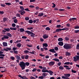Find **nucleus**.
<instances>
[{
    "label": "nucleus",
    "instance_id": "2eb2a0df",
    "mask_svg": "<svg viewBox=\"0 0 79 79\" xmlns=\"http://www.w3.org/2000/svg\"><path fill=\"white\" fill-rule=\"evenodd\" d=\"M10 30H11L12 31H16V30H17V28L16 27H10Z\"/></svg>",
    "mask_w": 79,
    "mask_h": 79
},
{
    "label": "nucleus",
    "instance_id": "9d476101",
    "mask_svg": "<svg viewBox=\"0 0 79 79\" xmlns=\"http://www.w3.org/2000/svg\"><path fill=\"white\" fill-rule=\"evenodd\" d=\"M22 11V10H19V13H20L21 15H23L24 14H25L26 12H25V11Z\"/></svg>",
    "mask_w": 79,
    "mask_h": 79
},
{
    "label": "nucleus",
    "instance_id": "ea45409f",
    "mask_svg": "<svg viewBox=\"0 0 79 79\" xmlns=\"http://www.w3.org/2000/svg\"><path fill=\"white\" fill-rule=\"evenodd\" d=\"M74 27H75V29H79V26L76 25Z\"/></svg>",
    "mask_w": 79,
    "mask_h": 79
},
{
    "label": "nucleus",
    "instance_id": "412c9836",
    "mask_svg": "<svg viewBox=\"0 0 79 79\" xmlns=\"http://www.w3.org/2000/svg\"><path fill=\"white\" fill-rule=\"evenodd\" d=\"M19 29L21 32H24V31H24V29L23 28H21Z\"/></svg>",
    "mask_w": 79,
    "mask_h": 79
},
{
    "label": "nucleus",
    "instance_id": "393cba45",
    "mask_svg": "<svg viewBox=\"0 0 79 79\" xmlns=\"http://www.w3.org/2000/svg\"><path fill=\"white\" fill-rule=\"evenodd\" d=\"M59 69L60 70H63V69H64V67L61 66L59 67Z\"/></svg>",
    "mask_w": 79,
    "mask_h": 79
},
{
    "label": "nucleus",
    "instance_id": "09e8293b",
    "mask_svg": "<svg viewBox=\"0 0 79 79\" xmlns=\"http://www.w3.org/2000/svg\"><path fill=\"white\" fill-rule=\"evenodd\" d=\"M36 70H37V69L36 68H34L32 70V71L33 72H35L36 71Z\"/></svg>",
    "mask_w": 79,
    "mask_h": 79
},
{
    "label": "nucleus",
    "instance_id": "37998d69",
    "mask_svg": "<svg viewBox=\"0 0 79 79\" xmlns=\"http://www.w3.org/2000/svg\"><path fill=\"white\" fill-rule=\"evenodd\" d=\"M12 27H16V24L15 23H12Z\"/></svg>",
    "mask_w": 79,
    "mask_h": 79
},
{
    "label": "nucleus",
    "instance_id": "cd10ccee",
    "mask_svg": "<svg viewBox=\"0 0 79 79\" xmlns=\"http://www.w3.org/2000/svg\"><path fill=\"white\" fill-rule=\"evenodd\" d=\"M3 36L4 37V38L5 39H9V37L8 36H6V35H4Z\"/></svg>",
    "mask_w": 79,
    "mask_h": 79
},
{
    "label": "nucleus",
    "instance_id": "72a5a7b5",
    "mask_svg": "<svg viewBox=\"0 0 79 79\" xmlns=\"http://www.w3.org/2000/svg\"><path fill=\"white\" fill-rule=\"evenodd\" d=\"M10 58L11 60H14L15 59V57L13 56H10Z\"/></svg>",
    "mask_w": 79,
    "mask_h": 79
},
{
    "label": "nucleus",
    "instance_id": "69168bd1",
    "mask_svg": "<svg viewBox=\"0 0 79 79\" xmlns=\"http://www.w3.org/2000/svg\"><path fill=\"white\" fill-rule=\"evenodd\" d=\"M61 63L60 62H59L57 64V65H58V66H60L61 65Z\"/></svg>",
    "mask_w": 79,
    "mask_h": 79
},
{
    "label": "nucleus",
    "instance_id": "58836bf2",
    "mask_svg": "<svg viewBox=\"0 0 79 79\" xmlns=\"http://www.w3.org/2000/svg\"><path fill=\"white\" fill-rule=\"evenodd\" d=\"M5 4L7 5H8V6H10V5H11V3H10L9 2L5 3Z\"/></svg>",
    "mask_w": 79,
    "mask_h": 79
},
{
    "label": "nucleus",
    "instance_id": "c756f323",
    "mask_svg": "<svg viewBox=\"0 0 79 79\" xmlns=\"http://www.w3.org/2000/svg\"><path fill=\"white\" fill-rule=\"evenodd\" d=\"M30 63L29 62H26L25 63V65H26V66H29Z\"/></svg>",
    "mask_w": 79,
    "mask_h": 79
},
{
    "label": "nucleus",
    "instance_id": "7ed1b4c3",
    "mask_svg": "<svg viewBox=\"0 0 79 79\" xmlns=\"http://www.w3.org/2000/svg\"><path fill=\"white\" fill-rule=\"evenodd\" d=\"M48 73L46 72H43L42 73V76H39L38 77L39 79H43L44 78H45L47 76H48Z\"/></svg>",
    "mask_w": 79,
    "mask_h": 79
},
{
    "label": "nucleus",
    "instance_id": "e2e57ef3",
    "mask_svg": "<svg viewBox=\"0 0 79 79\" xmlns=\"http://www.w3.org/2000/svg\"><path fill=\"white\" fill-rule=\"evenodd\" d=\"M24 10H25V11H30V10H29V9L27 8L25 9Z\"/></svg>",
    "mask_w": 79,
    "mask_h": 79
},
{
    "label": "nucleus",
    "instance_id": "e433bc0d",
    "mask_svg": "<svg viewBox=\"0 0 79 79\" xmlns=\"http://www.w3.org/2000/svg\"><path fill=\"white\" fill-rule=\"evenodd\" d=\"M60 31H61L60 29H57L56 31V32H60Z\"/></svg>",
    "mask_w": 79,
    "mask_h": 79
},
{
    "label": "nucleus",
    "instance_id": "20e7f679",
    "mask_svg": "<svg viewBox=\"0 0 79 79\" xmlns=\"http://www.w3.org/2000/svg\"><path fill=\"white\" fill-rule=\"evenodd\" d=\"M48 70L47 69V68L45 67H43V69L42 70V73H47Z\"/></svg>",
    "mask_w": 79,
    "mask_h": 79
},
{
    "label": "nucleus",
    "instance_id": "f3484780",
    "mask_svg": "<svg viewBox=\"0 0 79 79\" xmlns=\"http://www.w3.org/2000/svg\"><path fill=\"white\" fill-rule=\"evenodd\" d=\"M58 44L60 46H63V45L64 44L63 42H58Z\"/></svg>",
    "mask_w": 79,
    "mask_h": 79
},
{
    "label": "nucleus",
    "instance_id": "79ce46f5",
    "mask_svg": "<svg viewBox=\"0 0 79 79\" xmlns=\"http://www.w3.org/2000/svg\"><path fill=\"white\" fill-rule=\"evenodd\" d=\"M29 53H30L31 54H35V51H32V52H29Z\"/></svg>",
    "mask_w": 79,
    "mask_h": 79
},
{
    "label": "nucleus",
    "instance_id": "13d9d810",
    "mask_svg": "<svg viewBox=\"0 0 79 79\" xmlns=\"http://www.w3.org/2000/svg\"><path fill=\"white\" fill-rule=\"evenodd\" d=\"M22 39H27V37L26 36H22Z\"/></svg>",
    "mask_w": 79,
    "mask_h": 79
},
{
    "label": "nucleus",
    "instance_id": "9b49d317",
    "mask_svg": "<svg viewBox=\"0 0 79 79\" xmlns=\"http://www.w3.org/2000/svg\"><path fill=\"white\" fill-rule=\"evenodd\" d=\"M49 52H52V53H56V52L55 51V49H54L53 48L52 49H50L49 50Z\"/></svg>",
    "mask_w": 79,
    "mask_h": 79
},
{
    "label": "nucleus",
    "instance_id": "c85d7f7f",
    "mask_svg": "<svg viewBox=\"0 0 79 79\" xmlns=\"http://www.w3.org/2000/svg\"><path fill=\"white\" fill-rule=\"evenodd\" d=\"M66 56H70V55H71V53L68 52H66Z\"/></svg>",
    "mask_w": 79,
    "mask_h": 79
},
{
    "label": "nucleus",
    "instance_id": "4468645a",
    "mask_svg": "<svg viewBox=\"0 0 79 79\" xmlns=\"http://www.w3.org/2000/svg\"><path fill=\"white\" fill-rule=\"evenodd\" d=\"M10 29L9 28H4V30H5V31H6V32H9L10 31H11V30H10Z\"/></svg>",
    "mask_w": 79,
    "mask_h": 79
},
{
    "label": "nucleus",
    "instance_id": "4be33fe9",
    "mask_svg": "<svg viewBox=\"0 0 79 79\" xmlns=\"http://www.w3.org/2000/svg\"><path fill=\"white\" fill-rule=\"evenodd\" d=\"M6 35H7L9 36V37H12V35H11V34L9 33H6Z\"/></svg>",
    "mask_w": 79,
    "mask_h": 79
},
{
    "label": "nucleus",
    "instance_id": "0eeeda50",
    "mask_svg": "<svg viewBox=\"0 0 79 79\" xmlns=\"http://www.w3.org/2000/svg\"><path fill=\"white\" fill-rule=\"evenodd\" d=\"M43 39H47L48 37V35L46 34L43 35Z\"/></svg>",
    "mask_w": 79,
    "mask_h": 79
},
{
    "label": "nucleus",
    "instance_id": "de8ad7c7",
    "mask_svg": "<svg viewBox=\"0 0 79 79\" xmlns=\"http://www.w3.org/2000/svg\"><path fill=\"white\" fill-rule=\"evenodd\" d=\"M71 72H72V73H76V71L75 70H74L73 69L71 70Z\"/></svg>",
    "mask_w": 79,
    "mask_h": 79
},
{
    "label": "nucleus",
    "instance_id": "49530a36",
    "mask_svg": "<svg viewBox=\"0 0 79 79\" xmlns=\"http://www.w3.org/2000/svg\"><path fill=\"white\" fill-rule=\"evenodd\" d=\"M54 49L55 50H56V51H58V48L56 47L54 48Z\"/></svg>",
    "mask_w": 79,
    "mask_h": 79
},
{
    "label": "nucleus",
    "instance_id": "39448f33",
    "mask_svg": "<svg viewBox=\"0 0 79 79\" xmlns=\"http://www.w3.org/2000/svg\"><path fill=\"white\" fill-rule=\"evenodd\" d=\"M74 61L75 62L77 61V60H79V56H76L73 57Z\"/></svg>",
    "mask_w": 79,
    "mask_h": 79
},
{
    "label": "nucleus",
    "instance_id": "f03ea898",
    "mask_svg": "<svg viewBox=\"0 0 79 79\" xmlns=\"http://www.w3.org/2000/svg\"><path fill=\"white\" fill-rule=\"evenodd\" d=\"M63 47L66 50H69L71 48V44H66L64 45Z\"/></svg>",
    "mask_w": 79,
    "mask_h": 79
},
{
    "label": "nucleus",
    "instance_id": "5701e85b",
    "mask_svg": "<svg viewBox=\"0 0 79 79\" xmlns=\"http://www.w3.org/2000/svg\"><path fill=\"white\" fill-rule=\"evenodd\" d=\"M58 40L59 42H61V41H63V39L61 38H59L58 39Z\"/></svg>",
    "mask_w": 79,
    "mask_h": 79
},
{
    "label": "nucleus",
    "instance_id": "338daca9",
    "mask_svg": "<svg viewBox=\"0 0 79 79\" xmlns=\"http://www.w3.org/2000/svg\"><path fill=\"white\" fill-rule=\"evenodd\" d=\"M29 7L30 8H34V6L32 5H31L29 6Z\"/></svg>",
    "mask_w": 79,
    "mask_h": 79
},
{
    "label": "nucleus",
    "instance_id": "603ef678",
    "mask_svg": "<svg viewBox=\"0 0 79 79\" xmlns=\"http://www.w3.org/2000/svg\"><path fill=\"white\" fill-rule=\"evenodd\" d=\"M26 21H28L29 19V18L28 17H25V18Z\"/></svg>",
    "mask_w": 79,
    "mask_h": 79
},
{
    "label": "nucleus",
    "instance_id": "7c9ffc66",
    "mask_svg": "<svg viewBox=\"0 0 79 79\" xmlns=\"http://www.w3.org/2000/svg\"><path fill=\"white\" fill-rule=\"evenodd\" d=\"M24 53H25V54H26L27 53H29V51L26 50L24 51Z\"/></svg>",
    "mask_w": 79,
    "mask_h": 79
},
{
    "label": "nucleus",
    "instance_id": "c03bdc74",
    "mask_svg": "<svg viewBox=\"0 0 79 79\" xmlns=\"http://www.w3.org/2000/svg\"><path fill=\"white\" fill-rule=\"evenodd\" d=\"M28 22L29 23H30V24H32V23H33V21H32L31 20H29Z\"/></svg>",
    "mask_w": 79,
    "mask_h": 79
},
{
    "label": "nucleus",
    "instance_id": "bf43d9fd",
    "mask_svg": "<svg viewBox=\"0 0 79 79\" xmlns=\"http://www.w3.org/2000/svg\"><path fill=\"white\" fill-rule=\"evenodd\" d=\"M40 40L41 42H44V39H42V38H40Z\"/></svg>",
    "mask_w": 79,
    "mask_h": 79
},
{
    "label": "nucleus",
    "instance_id": "8fccbe9b",
    "mask_svg": "<svg viewBox=\"0 0 79 79\" xmlns=\"http://www.w3.org/2000/svg\"><path fill=\"white\" fill-rule=\"evenodd\" d=\"M27 47H32V46L31 44H27Z\"/></svg>",
    "mask_w": 79,
    "mask_h": 79
},
{
    "label": "nucleus",
    "instance_id": "f8f14e48",
    "mask_svg": "<svg viewBox=\"0 0 79 79\" xmlns=\"http://www.w3.org/2000/svg\"><path fill=\"white\" fill-rule=\"evenodd\" d=\"M47 73H49V74H50V75L51 76H52V75L53 73V72H52V71H51V70H49V71L48 70Z\"/></svg>",
    "mask_w": 79,
    "mask_h": 79
},
{
    "label": "nucleus",
    "instance_id": "5fc2aeb1",
    "mask_svg": "<svg viewBox=\"0 0 79 79\" xmlns=\"http://www.w3.org/2000/svg\"><path fill=\"white\" fill-rule=\"evenodd\" d=\"M28 58H29V56L28 55H27L25 57V59H26V60H27L28 59Z\"/></svg>",
    "mask_w": 79,
    "mask_h": 79
},
{
    "label": "nucleus",
    "instance_id": "052dcab7",
    "mask_svg": "<svg viewBox=\"0 0 79 79\" xmlns=\"http://www.w3.org/2000/svg\"><path fill=\"white\" fill-rule=\"evenodd\" d=\"M65 40L68 41V40H69V38L66 37L65 38Z\"/></svg>",
    "mask_w": 79,
    "mask_h": 79
},
{
    "label": "nucleus",
    "instance_id": "2f4dec72",
    "mask_svg": "<svg viewBox=\"0 0 79 79\" xmlns=\"http://www.w3.org/2000/svg\"><path fill=\"white\" fill-rule=\"evenodd\" d=\"M20 8L21 9V11H24V7H23V6H20Z\"/></svg>",
    "mask_w": 79,
    "mask_h": 79
},
{
    "label": "nucleus",
    "instance_id": "4c0bfd02",
    "mask_svg": "<svg viewBox=\"0 0 79 79\" xmlns=\"http://www.w3.org/2000/svg\"><path fill=\"white\" fill-rule=\"evenodd\" d=\"M44 15V13H41L39 14V15H38V16H42Z\"/></svg>",
    "mask_w": 79,
    "mask_h": 79
},
{
    "label": "nucleus",
    "instance_id": "ddd939ff",
    "mask_svg": "<svg viewBox=\"0 0 79 79\" xmlns=\"http://www.w3.org/2000/svg\"><path fill=\"white\" fill-rule=\"evenodd\" d=\"M3 46L4 47H7L8 46V44L7 43L5 42H3L2 43Z\"/></svg>",
    "mask_w": 79,
    "mask_h": 79
},
{
    "label": "nucleus",
    "instance_id": "864d4df0",
    "mask_svg": "<svg viewBox=\"0 0 79 79\" xmlns=\"http://www.w3.org/2000/svg\"><path fill=\"white\" fill-rule=\"evenodd\" d=\"M20 42H21V40H17V41L16 42H15V43L16 44H18V43H19Z\"/></svg>",
    "mask_w": 79,
    "mask_h": 79
},
{
    "label": "nucleus",
    "instance_id": "f257e3e1",
    "mask_svg": "<svg viewBox=\"0 0 79 79\" xmlns=\"http://www.w3.org/2000/svg\"><path fill=\"white\" fill-rule=\"evenodd\" d=\"M20 66L22 68V69L23 70L25 69L26 67V65H25V63L23 61H20V63L19 64Z\"/></svg>",
    "mask_w": 79,
    "mask_h": 79
},
{
    "label": "nucleus",
    "instance_id": "aec40b11",
    "mask_svg": "<svg viewBox=\"0 0 79 79\" xmlns=\"http://www.w3.org/2000/svg\"><path fill=\"white\" fill-rule=\"evenodd\" d=\"M43 46L44 47H48V44L47 43H44L43 44Z\"/></svg>",
    "mask_w": 79,
    "mask_h": 79
},
{
    "label": "nucleus",
    "instance_id": "1a4fd4ad",
    "mask_svg": "<svg viewBox=\"0 0 79 79\" xmlns=\"http://www.w3.org/2000/svg\"><path fill=\"white\" fill-rule=\"evenodd\" d=\"M64 76H65V77L66 78V79H69V77L70 76V74H64Z\"/></svg>",
    "mask_w": 79,
    "mask_h": 79
},
{
    "label": "nucleus",
    "instance_id": "423d86ee",
    "mask_svg": "<svg viewBox=\"0 0 79 79\" xmlns=\"http://www.w3.org/2000/svg\"><path fill=\"white\" fill-rule=\"evenodd\" d=\"M54 64H55V62L53 61H51L48 63V64L50 66H53Z\"/></svg>",
    "mask_w": 79,
    "mask_h": 79
},
{
    "label": "nucleus",
    "instance_id": "6e6d98bb",
    "mask_svg": "<svg viewBox=\"0 0 79 79\" xmlns=\"http://www.w3.org/2000/svg\"><path fill=\"white\" fill-rule=\"evenodd\" d=\"M61 25H56V27H58V28H60L61 27Z\"/></svg>",
    "mask_w": 79,
    "mask_h": 79
},
{
    "label": "nucleus",
    "instance_id": "a19ab883",
    "mask_svg": "<svg viewBox=\"0 0 79 79\" xmlns=\"http://www.w3.org/2000/svg\"><path fill=\"white\" fill-rule=\"evenodd\" d=\"M45 29L46 31H50V28H49V27H48L46 28Z\"/></svg>",
    "mask_w": 79,
    "mask_h": 79
},
{
    "label": "nucleus",
    "instance_id": "4d7b16f0",
    "mask_svg": "<svg viewBox=\"0 0 79 79\" xmlns=\"http://www.w3.org/2000/svg\"><path fill=\"white\" fill-rule=\"evenodd\" d=\"M7 19H6V18H4L3 19V21L4 22H5V21H6Z\"/></svg>",
    "mask_w": 79,
    "mask_h": 79
},
{
    "label": "nucleus",
    "instance_id": "6ab92c4d",
    "mask_svg": "<svg viewBox=\"0 0 79 79\" xmlns=\"http://www.w3.org/2000/svg\"><path fill=\"white\" fill-rule=\"evenodd\" d=\"M15 57L17 60H21V57L18 56H16Z\"/></svg>",
    "mask_w": 79,
    "mask_h": 79
},
{
    "label": "nucleus",
    "instance_id": "b1692460",
    "mask_svg": "<svg viewBox=\"0 0 79 79\" xmlns=\"http://www.w3.org/2000/svg\"><path fill=\"white\" fill-rule=\"evenodd\" d=\"M53 60L55 61H57V62H60V60L58 59L57 58H54L53 59Z\"/></svg>",
    "mask_w": 79,
    "mask_h": 79
},
{
    "label": "nucleus",
    "instance_id": "774afa93",
    "mask_svg": "<svg viewBox=\"0 0 79 79\" xmlns=\"http://www.w3.org/2000/svg\"><path fill=\"white\" fill-rule=\"evenodd\" d=\"M61 78H62V79H66V77H65V76H62Z\"/></svg>",
    "mask_w": 79,
    "mask_h": 79
},
{
    "label": "nucleus",
    "instance_id": "f704fd0d",
    "mask_svg": "<svg viewBox=\"0 0 79 79\" xmlns=\"http://www.w3.org/2000/svg\"><path fill=\"white\" fill-rule=\"evenodd\" d=\"M70 64V62H65L64 64L66 65H68Z\"/></svg>",
    "mask_w": 79,
    "mask_h": 79
},
{
    "label": "nucleus",
    "instance_id": "bb28decb",
    "mask_svg": "<svg viewBox=\"0 0 79 79\" xmlns=\"http://www.w3.org/2000/svg\"><path fill=\"white\" fill-rule=\"evenodd\" d=\"M25 32H26L27 33V34H28L29 35L31 34V33H32V32L30 31H25Z\"/></svg>",
    "mask_w": 79,
    "mask_h": 79
},
{
    "label": "nucleus",
    "instance_id": "680f3d73",
    "mask_svg": "<svg viewBox=\"0 0 79 79\" xmlns=\"http://www.w3.org/2000/svg\"><path fill=\"white\" fill-rule=\"evenodd\" d=\"M12 50H13V51H15V50H17V48L15 47L13 48H12Z\"/></svg>",
    "mask_w": 79,
    "mask_h": 79
},
{
    "label": "nucleus",
    "instance_id": "c9c22d12",
    "mask_svg": "<svg viewBox=\"0 0 79 79\" xmlns=\"http://www.w3.org/2000/svg\"><path fill=\"white\" fill-rule=\"evenodd\" d=\"M14 22L15 23H18V20L16 19L14 20Z\"/></svg>",
    "mask_w": 79,
    "mask_h": 79
},
{
    "label": "nucleus",
    "instance_id": "a211bd4d",
    "mask_svg": "<svg viewBox=\"0 0 79 79\" xmlns=\"http://www.w3.org/2000/svg\"><path fill=\"white\" fill-rule=\"evenodd\" d=\"M64 68H66V69H70L71 68L68 65H65L64 66Z\"/></svg>",
    "mask_w": 79,
    "mask_h": 79
},
{
    "label": "nucleus",
    "instance_id": "3c124183",
    "mask_svg": "<svg viewBox=\"0 0 79 79\" xmlns=\"http://www.w3.org/2000/svg\"><path fill=\"white\" fill-rule=\"evenodd\" d=\"M16 16L17 17H20L21 16V15L19 14H18L16 15Z\"/></svg>",
    "mask_w": 79,
    "mask_h": 79
},
{
    "label": "nucleus",
    "instance_id": "473e14b6",
    "mask_svg": "<svg viewBox=\"0 0 79 79\" xmlns=\"http://www.w3.org/2000/svg\"><path fill=\"white\" fill-rule=\"evenodd\" d=\"M31 37H34V35H35V34H34L31 32Z\"/></svg>",
    "mask_w": 79,
    "mask_h": 79
},
{
    "label": "nucleus",
    "instance_id": "dca6fc26",
    "mask_svg": "<svg viewBox=\"0 0 79 79\" xmlns=\"http://www.w3.org/2000/svg\"><path fill=\"white\" fill-rule=\"evenodd\" d=\"M3 52L2 51H0V56H5V54H3Z\"/></svg>",
    "mask_w": 79,
    "mask_h": 79
},
{
    "label": "nucleus",
    "instance_id": "a18cd8bd",
    "mask_svg": "<svg viewBox=\"0 0 79 79\" xmlns=\"http://www.w3.org/2000/svg\"><path fill=\"white\" fill-rule=\"evenodd\" d=\"M33 29V27H28L27 28V29H28V30H31V29Z\"/></svg>",
    "mask_w": 79,
    "mask_h": 79
},
{
    "label": "nucleus",
    "instance_id": "a878e982",
    "mask_svg": "<svg viewBox=\"0 0 79 79\" xmlns=\"http://www.w3.org/2000/svg\"><path fill=\"white\" fill-rule=\"evenodd\" d=\"M16 46L17 47H19V48H20V47H21V43H18L17 44Z\"/></svg>",
    "mask_w": 79,
    "mask_h": 79
},
{
    "label": "nucleus",
    "instance_id": "6e6552de",
    "mask_svg": "<svg viewBox=\"0 0 79 79\" xmlns=\"http://www.w3.org/2000/svg\"><path fill=\"white\" fill-rule=\"evenodd\" d=\"M3 50H5V51H6V52H8V51H10V50H11V48H4Z\"/></svg>",
    "mask_w": 79,
    "mask_h": 79
},
{
    "label": "nucleus",
    "instance_id": "0e129e2a",
    "mask_svg": "<svg viewBox=\"0 0 79 79\" xmlns=\"http://www.w3.org/2000/svg\"><path fill=\"white\" fill-rule=\"evenodd\" d=\"M74 32L75 33H78L79 32V30H75Z\"/></svg>",
    "mask_w": 79,
    "mask_h": 79
}]
</instances>
